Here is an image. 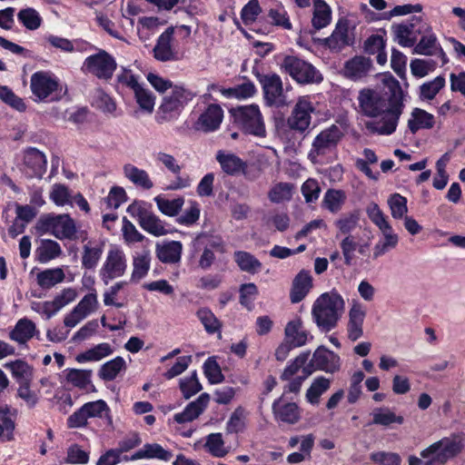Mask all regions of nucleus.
Instances as JSON below:
<instances>
[{"label": "nucleus", "instance_id": "dca6fc26", "mask_svg": "<svg viewBox=\"0 0 465 465\" xmlns=\"http://www.w3.org/2000/svg\"><path fill=\"white\" fill-rule=\"evenodd\" d=\"M24 173L30 178L41 179L46 172V157L36 148L30 147L24 152Z\"/></svg>", "mask_w": 465, "mask_h": 465}, {"label": "nucleus", "instance_id": "bb28decb", "mask_svg": "<svg viewBox=\"0 0 465 465\" xmlns=\"http://www.w3.org/2000/svg\"><path fill=\"white\" fill-rule=\"evenodd\" d=\"M284 335V339L295 348L305 345L309 338L312 339L309 331L303 329L302 322L299 318L287 323Z\"/></svg>", "mask_w": 465, "mask_h": 465}, {"label": "nucleus", "instance_id": "2eb2a0df", "mask_svg": "<svg viewBox=\"0 0 465 465\" xmlns=\"http://www.w3.org/2000/svg\"><path fill=\"white\" fill-rule=\"evenodd\" d=\"M313 110L312 103L307 98L302 97L299 99L287 120L288 126L292 130L303 133L311 124V114Z\"/></svg>", "mask_w": 465, "mask_h": 465}, {"label": "nucleus", "instance_id": "39448f33", "mask_svg": "<svg viewBox=\"0 0 465 465\" xmlns=\"http://www.w3.org/2000/svg\"><path fill=\"white\" fill-rule=\"evenodd\" d=\"M35 230L40 234L50 233L59 240L76 239L75 223L67 214L42 215L35 224Z\"/></svg>", "mask_w": 465, "mask_h": 465}, {"label": "nucleus", "instance_id": "6e6552de", "mask_svg": "<svg viewBox=\"0 0 465 465\" xmlns=\"http://www.w3.org/2000/svg\"><path fill=\"white\" fill-rule=\"evenodd\" d=\"M116 67L114 57L105 50L100 49L84 59L82 70L98 79L108 81L113 77Z\"/></svg>", "mask_w": 465, "mask_h": 465}, {"label": "nucleus", "instance_id": "e2e57ef3", "mask_svg": "<svg viewBox=\"0 0 465 465\" xmlns=\"http://www.w3.org/2000/svg\"><path fill=\"white\" fill-rule=\"evenodd\" d=\"M411 71L417 77H424L433 71L436 63L431 59H414L411 62Z\"/></svg>", "mask_w": 465, "mask_h": 465}, {"label": "nucleus", "instance_id": "13d9d810", "mask_svg": "<svg viewBox=\"0 0 465 465\" xmlns=\"http://www.w3.org/2000/svg\"><path fill=\"white\" fill-rule=\"evenodd\" d=\"M310 351L302 352L298 355L294 361L289 364L281 375V379L283 381L290 380L294 376L300 369H302L307 365L306 362L309 359Z\"/></svg>", "mask_w": 465, "mask_h": 465}, {"label": "nucleus", "instance_id": "f257e3e1", "mask_svg": "<svg viewBox=\"0 0 465 465\" xmlns=\"http://www.w3.org/2000/svg\"><path fill=\"white\" fill-rule=\"evenodd\" d=\"M390 91L389 96L372 89H363L359 94L358 100L362 114L373 118L381 116L380 120L365 123V127L371 134L390 135L397 128L404 108L403 93L398 82L390 86Z\"/></svg>", "mask_w": 465, "mask_h": 465}, {"label": "nucleus", "instance_id": "7c9ffc66", "mask_svg": "<svg viewBox=\"0 0 465 465\" xmlns=\"http://www.w3.org/2000/svg\"><path fill=\"white\" fill-rule=\"evenodd\" d=\"M123 171L124 177L135 186L141 187L144 190H150L153 188V183L145 170L139 169L131 163H127L124 166Z\"/></svg>", "mask_w": 465, "mask_h": 465}, {"label": "nucleus", "instance_id": "4d7b16f0", "mask_svg": "<svg viewBox=\"0 0 465 465\" xmlns=\"http://www.w3.org/2000/svg\"><path fill=\"white\" fill-rule=\"evenodd\" d=\"M203 372L212 384H217L223 381L224 376L222 370L213 358H208L203 364Z\"/></svg>", "mask_w": 465, "mask_h": 465}, {"label": "nucleus", "instance_id": "c03bdc74", "mask_svg": "<svg viewBox=\"0 0 465 465\" xmlns=\"http://www.w3.org/2000/svg\"><path fill=\"white\" fill-rule=\"evenodd\" d=\"M19 384L30 383L32 379V368L24 361L17 360L5 364Z\"/></svg>", "mask_w": 465, "mask_h": 465}, {"label": "nucleus", "instance_id": "a211bd4d", "mask_svg": "<svg viewBox=\"0 0 465 465\" xmlns=\"http://www.w3.org/2000/svg\"><path fill=\"white\" fill-rule=\"evenodd\" d=\"M349 31V21L345 18L339 19L332 34L324 39L325 45L329 48L337 51L352 45L353 38L350 35Z\"/></svg>", "mask_w": 465, "mask_h": 465}, {"label": "nucleus", "instance_id": "4be33fe9", "mask_svg": "<svg viewBox=\"0 0 465 465\" xmlns=\"http://www.w3.org/2000/svg\"><path fill=\"white\" fill-rule=\"evenodd\" d=\"M173 28L168 27L159 37L153 47L155 59L161 62L174 61L177 54L172 48Z\"/></svg>", "mask_w": 465, "mask_h": 465}, {"label": "nucleus", "instance_id": "6ab92c4d", "mask_svg": "<svg viewBox=\"0 0 465 465\" xmlns=\"http://www.w3.org/2000/svg\"><path fill=\"white\" fill-rule=\"evenodd\" d=\"M223 119V111L219 104H209L203 113L201 114L197 122L196 129L205 133L217 130Z\"/></svg>", "mask_w": 465, "mask_h": 465}, {"label": "nucleus", "instance_id": "473e14b6", "mask_svg": "<svg viewBox=\"0 0 465 465\" xmlns=\"http://www.w3.org/2000/svg\"><path fill=\"white\" fill-rule=\"evenodd\" d=\"M173 457L171 451L164 450L158 443H147L144 444L142 449L136 451L132 457L131 460H139V459H158L160 460L169 461Z\"/></svg>", "mask_w": 465, "mask_h": 465}, {"label": "nucleus", "instance_id": "ddd939ff", "mask_svg": "<svg viewBox=\"0 0 465 465\" xmlns=\"http://www.w3.org/2000/svg\"><path fill=\"white\" fill-rule=\"evenodd\" d=\"M126 266V258L124 252L118 248L110 249L100 271L104 283L107 284L109 281L123 276Z\"/></svg>", "mask_w": 465, "mask_h": 465}, {"label": "nucleus", "instance_id": "680f3d73", "mask_svg": "<svg viewBox=\"0 0 465 465\" xmlns=\"http://www.w3.org/2000/svg\"><path fill=\"white\" fill-rule=\"evenodd\" d=\"M102 255V248L91 247L89 245L84 246L82 256V264L85 269H94Z\"/></svg>", "mask_w": 465, "mask_h": 465}, {"label": "nucleus", "instance_id": "4468645a", "mask_svg": "<svg viewBox=\"0 0 465 465\" xmlns=\"http://www.w3.org/2000/svg\"><path fill=\"white\" fill-rule=\"evenodd\" d=\"M127 212L137 216L140 226L154 236H163L168 233L163 222L143 205H128Z\"/></svg>", "mask_w": 465, "mask_h": 465}, {"label": "nucleus", "instance_id": "412c9836", "mask_svg": "<svg viewBox=\"0 0 465 465\" xmlns=\"http://www.w3.org/2000/svg\"><path fill=\"white\" fill-rule=\"evenodd\" d=\"M421 38L414 45V53L422 55H439L442 64L447 62L446 54L438 43L435 34L431 31L420 35Z\"/></svg>", "mask_w": 465, "mask_h": 465}, {"label": "nucleus", "instance_id": "f03ea898", "mask_svg": "<svg viewBox=\"0 0 465 465\" xmlns=\"http://www.w3.org/2000/svg\"><path fill=\"white\" fill-rule=\"evenodd\" d=\"M464 439L461 435L451 434L433 442L423 449L420 455H410L408 465H445L463 450Z\"/></svg>", "mask_w": 465, "mask_h": 465}, {"label": "nucleus", "instance_id": "c756f323", "mask_svg": "<svg viewBox=\"0 0 465 465\" xmlns=\"http://www.w3.org/2000/svg\"><path fill=\"white\" fill-rule=\"evenodd\" d=\"M49 196L54 203H87L81 193L73 194L65 185L61 183L52 186Z\"/></svg>", "mask_w": 465, "mask_h": 465}, {"label": "nucleus", "instance_id": "8fccbe9b", "mask_svg": "<svg viewBox=\"0 0 465 465\" xmlns=\"http://www.w3.org/2000/svg\"><path fill=\"white\" fill-rule=\"evenodd\" d=\"M372 424L389 426L392 423L401 424L403 422L402 416H397L388 408L376 409L373 413Z\"/></svg>", "mask_w": 465, "mask_h": 465}, {"label": "nucleus", "instance_id": "338daca9", "mask_svg": "<svg viewBox=\"0 0 465 465\" xmlns=\"http://www.w3.org/2000/svg\"><path fill=\"white\" fill-rule=\"evenodd\" d=\"M86 411L88 418H102L104 414H107L109 408L103 400L90 401L83 405Z\"/></svg>", "mask_w": 465, "mask_h": 465}, {"label": "nucleus", "instance_id": "2f4dec72", "mask_svg": "<svg viewBox=\"0 0 465 465\" xmlns=\"http://www.w3.org/2000/svg\"><path fill=\"white\" fill-rule=\"evenodd\" d=\"M434 115L423 109L414 108L408 121V127L411 134H416L420 129H431L434 126Z\"/></svg>", "mask_w": 465, "mask_h": 465}, {"label": "nucleus", "instance_id": "09e8293b", "mask_svg": "<svg viewBox=\"0 0 465 465\" xmlns=\"http://www.w3.org/2000/svg\"><path fill=\"white\" fill-rule=\"evenodd\" d=\"M444 86L445 78L439 75L433 80L426 82L420 85V97L422 100H432Z\"/></svg>", "mask_w": 465, "mask_h": 465}, {"label": "nucleus", "instance_id": "72a5a7b5", "mask_svg": "<svg viewBox=\"0 0 465 465\" xmlns=\"http://www.w3.org/2000/svg\"><path fill=\"white\" fill-rule=\"evenodd\" d=\"M35 331V324L31 320L24 318L16 322L9 337L19 344H25L33 338Z\"/></svg>", "mask_w": 465, "mask_h": 465}, {"label": "nucleus", "instance_id": "603ef678", "mask_svg": "<svg viewBox=\"0 0 465 465\" xmlns=\"http://www.w3.org/2000/svg\"><path fill=\"white\" fill-rule=\"evenodd\" d=\"M92 371L70 369L66 375V380L74 387L85 389L91 383Z\"/></svg>", "mask_w": 465, "mask_h": 465}, {"label": "nucleus", "instance_id": "20e7f679", "mask_svg": "<svg viewBox=\"0 0 465 465\" xmlns=\"http://www.w3.org/2000/svg\"><path fill=\"white\" fill-rule=\"evenodd\" d=\"M370 220L379 228L382 240L376 242L373 247L372 259L377 260L389 251L395 249L399 242V236L394 232L388 222V217L381 211L378 205H371L367 209Z\"/></svg>", "mask_w": 465, "mask_h": 465}, {"label": "nucleus", "instance_id": "6e6d98bb", "mask_svg": "<svg viewBox=\"0 0 465 465\" xmlns=\"http://www.w3.org/2000/svg\"><path fill=\"white\" fill-rule=\"evenodd\" d=\"M197 316L208 333L220 331L221 323L210 310L206 308L200 309L197 312Z\"/></svg>", "mask_w": 465, "mask_h": 465}, {"label": "nucleus", "instance_id": "0eeeda50", "mask_svg": "<svg viewBox=\"0 0 465 465\" xmlns=\"http://www.w3.org/2000/svg\"><path fill=\"white\" fill-rule=\"evenodd\" d=\"M391 31L400 45L411 47L415 45L419 35L431 31V26L420 16L413 15L401 24L392 25Z\"/></svg>", "mask_w": 465, "mask_h": 465}, {"label": "nucleus", "instance_id": "5fc2aeb1", "mask_svg": "<svg viewBox=\"0 0 465 465\" xmlns=\"http://www.w3.org/2000/svg\"><path fill=\"white\" fill-rule=\"evenodd\" d=\"M203 389L196 371H193L190 377L180 381V390L185 399H190Z\"/></svg>", "mask_w": 465, "mask_h": 465}, {"label": "nucleus", "instance_id": "cd10ccee", "mask_svg": "<svg viewBox=\"0 0 465 465\" xmlns=\"http://www.w3.org/2000/svg\"><path fill=\"white\" fill-rule=\"evenodd\" d=\"M183 245L180 242L171 241L162 244L157 243L155 253L163 263H176L181 260Z\"/></svg>", "mask_w": 465, "mask_h": 465}, {"label": "nucleus", "instance_id": "a18cd8bd", "mask_svg": "<svg viewBox=\"0 0 465 465\" xmlns=\"http://www.w3.org/2000/svg\"><path fill=\"white\" fill-rule=\"evenodd\" d=\"M17 19L27 30L31 31L38 29L43 21L39 13L32 7L21 9L17 14Z\"/></svg>", "mask_w": 465, "mask_h": 465}, {"label": "nucleus", "instance_id": "0e129e2a", "mask_svg": "<svg viewBox=\"0 0 465 465\" xmlns=\"http://www.w3.org/2000/svg\"><path fill=\"white\" fill-rule=\"evenodd\" d=\"M357 242L351 235L345 236L340 243V247L344 258V263L348 266L352 264L354 252L357 249Z\"/></svg>", "mask_w": 465, "mask_h": 465}, {"label": "nucleus", "instance_id": "69168bd1", "mask_svg": "<svg viewBox=\"0 0 465 465\" xmlns=\"http://www.w3.org/2000/svg\"><path fill=\"white\" fill-rule=\"evenodd\" d=\"M371 460L381 465H401V458L395 452L378 451L371 454Z\"/></svg>", "mask_w": 465, "mask_h": 465}, {"label": "nucleus", "instance_id": "49530a36", "mask_svg": "<svg viewBox=\"0 0 465 465\" xmlns=\"http://www.w3.org/2000/svg\"><path fill=\"white\" fill-rule=\"evenodd\" d=\"M113 352L111 346L108 343H100L94 348L84 351V353L76 356L78 362H84L90 361H100L101 359L110 355Z\"/></svg>", "mask_w": 465, "mask_h": 465}, {"label": "nucleus", "instance_id": "37998d69", "mask_svg": "<svg viewBox=\"0 0 465 465\" xmlns=\"http://www.w3.org/2000/svg\"><path fill=\"white\" fill-rule=\"evenodd\" d=\"M64 271L60 268L47 269L37 274V282L44 289H50L64 280Z\"/></svg>", "mask_w": 465, "mask_h": 465}, {"label": "nucleus", "instance_id": "bf43d9fd", "mask_svg": "<svg viewBox=\"0 0 465 465\" xmlns=\"http://www.w3.org/2000/svg\"><path fill=\"white\" fill-rule=\"evenodd\" d=\"M134 95L136 102L142 110L149 114L153 111L155 98L149 90L140 86L134 91Z\"/></svg>", "mask_w": 465, "mask_h": 465}, {"label": "nucleus", "instance_id": "c85d7f7f", "mask_svg": "<svg viewBox=\"0 0 465 465\" xmlns=\"http://www.w3.org/2000/svg\"><path fill=\"white\" fill-rule=\"evenodd\" d=\"M216 160L223 171L229 175H238L244 173L247 167V163L234 153H225L219 151L216 154Z\"/></svg>", "mask_w": 465, "mask_h": 465}, {"label": "nucleus", "instance_id": "ea45409f", "mask_svg": "<svg viewBox=\"0 0 465 465\" xmlns=\"http://www.w3.org/2000/svg\"><path fill=\"white\" fill-rule=\"evenodd\" d=\"M38 260L41 262H47L59 257L62 254L60 244L50 239H43L41 245L36 250Z\"/></svg>", "mask_w": 465, "mask_h": 465}, {"label": "nucleus", "instance_id": "58836bf2", "mask_svg": "<svg viewBox=\"0 0 465 465\" xmlns=\"http://www.w3.org/2000/svg\"><path fill=\"white\" fill-rule=\"evenodd\" d=\"M8 407L0 409V441L8 442L15 440V421L9 415Z\"/></svg>", "mask_w": 465, "mask_h": 465}, {"label": "nucleus", "instance_id": "79ce46f5", "mask_svg": "<svg viewBox=\"0 0 465 465\" xmlns=\"http://www.w3.org/2000/svg\"><path fill=\"white\" fill-rule=\"evenodd\" d=\"M234 260L242 271L249 273H256L262 268V263L259 262V260L247 252H235Z\"/></svg>", "mask_w": 465, "mask_h": 465}, {"label": "nucleus", "instance_id": "e433bc0d", "mask_svg": "<svg viewBox=\"0 0 465 465\" xmlns=\"http://www.w3.org/2000/svg\"><path fill=\"white\" fill-rule=\"evenodd\" d=\"M331 381L324 376L316 377L308 388L305 398L312 405L320 403L321 396L331 388Z\"/></svg>", "mask_w": 465, "mask_h": 465}, {"label": "nucleus", "instance_id": "a878e982", "mask_svg": "<svg viewBox=\"0 0 465 465\" xmlns=\"http://www.w3.org/2000/svg\"><path fill=\"white\" fill-rule=\"evenodd\" d=\"M312 287V278L309 272L301 271L294 278L290 293L292 303L302 301Z\"/></svg>", "mask_w": 465, "mask_h": 465}, {"label": "nucleus", "instance_id": "423d86ee", "mask_svg": "<svg viewBox=\"0 0 465 465\" xmlns=\"http://www.w3.org/2000/svg\"><path fill=\"white\" fill-rule=\"evenodd\" d=\"M235 122L242 129L257 137L266 136V128L258 105L239 106L232 110Z\"/></svg>", "mask_w": 465, "mask_h": 465}, {"label": "nucleus", "instance_id": "393cba45", "mask_svg": "<svg viewBox=\"0 0 465 465\" xmlns=\"http://www.w3.org/2000/svg\"><path fill=\"white\" fill-rule=\"evenodd\" d=\"M366 312L359 304L353 305L349 312V322L347 325L348 338L356 341L363 335V322Z\"/></svg>", "mask_w": 465, "mask_h": 465}, {"label": "nucleus", "instance_id": "de8ad7c7", "mask_svg": "<svg viewBox=\"0 0 465 465\" xmlns=\"http://www.w3.org/2000/svg\"><path fill=\"white\" fill-rule=\"evenodd\" d=\"M124 367V360L122 357H116L101 367L99 376L104 381H113Z\"/></svg>", "mask_w": 465, "mask_h": 465}, {"label": "nucleus", "instance_id": "f8f14e48", "mask_svg": "<svg viewBox=\"0 0 465 465\" xmlns=\"http://www.w3.org/2000/svg\"><path fill=\"white\" fill-rule=\"evenodd\" d=\"M340 367L341 360L339 355L324 346H320L313 352L309 363L303 368L302 373H305V376H310L317 370L327 373H334L340 370Z\"/></svg>", "mask_w": 465, "mask_h": 465}, {"label": "nucleus", "instance_id": "a19ab883", "mask_svg": "<svg viewBox=\"0 0 465 465\" xmlns=\"http://www.w3.org/2000/svg\"><path fill=\"white\" fill-rule=\"evenodd\" d=\"M361 213L358 210H354L349 213L342 214L334 222V225L341 234L351 235L358 226Z\"/></svg>", "mask_w": 465, "mask_h": 465}, {"label": "nucleus", "instance_id": "f704fd0d", "mask_svg": "<svg viewBox=\"0 0 465 465\" xmlns=\"http://www.w3.org/2000/svg\"><path fill=\"white\" fill-rule=\"evenodd\" d=\"M331 20V7L324 0H313V15L312 25L314 29L321 30L326 27Z\"/></svg>", "mask_w": 465, "mask_h": 465}, {"label": "nucleus", "instance_id": "4c0bfd02", "mask_svg": "<svg viewBox=\"0 0 465 465\" xmlns=\"http://www.w3.org/2000/svg\"><path fill=\"white\" fill-rule=\"evenodd\" d=\"M151 255L149 251H143L134 257L132 282H139L147 274L150 269Z\"/></svg>", "mask_w": 465, "mask_h": 465}, {"label": "nucleus", "instance_id": "5701e85b", "mask_svg": "<svg viewBox=\"0 0 465 465\" xmlns=\"http://www.w3.org/2000/svg\"><path fill=\"white\" fill-rule=\"evenodd\" d=\"M372 67L371 60L362 55L350 59L344 65V75L352 80L365 77Z\"/></svg>", "mask_w": 465, "mask_h": 465}, {"label": "nucleus", "instance_id": "9d476101", "mask_svg": "<svg viewBox=\"0 0 465 465\" xmlns=\"http://www.w3.org/2000/svg\"><path fill=\"white\" fill-rule=\"evenodd\" d=\"M194 96L195 94L191 90L182 85H174L163 96L160 110L167 115V119L176 117Z\"/></svg>", "mask_w": 465, "mask_h": 465}, {"label": "nucleus", "instance_id": "aec40b11", "mask_svg": "<svg viewBox=\"0 0 465 465\" xmlns=\"http://www.w3.org/2000/svg\"><path fill=\"white\" fill-rule=\"evenodd\" d=\"M32 93L40 100L45 99L58 87L57 81L46 72H36L31 76Z\"/></svg>", "mask_w": 465, "mask_h": 465}, {"label": "nucleus", "instance_id": "9b49d317", "mask_svg": "<svg viewBox=\"0 0 465 465\" xmlns=\"http://www.w3.org/2000/svg\"><path fill=\"white\" fill-rule=\"evenodd\" d=\"M342 136L341 130L335 124L322 130L314 138L308 157L312 163H317L318 157L334 149Z\"/></svg>", "mask_w": 465, "mask_h": 465}, {"label": "nucleus", "instance_id": "f3484780", "mask_svg": "<svg viewBox=\"0 0 465 465\" xmlns=\"http://www.w3.org/2000/svg\"><path fill=\"white\" fill-rule=\"evenodd\" d=\"M261 84L268 105L282 106L285 104L282 82L279 75H264L261 79Z\"/></svg>", "mask_w": 465, "mask_h": 465}, {"label": "nucleus", "instance_id": "774afa93", "mask_svg": "<svg viewBox=\"0 0 465 465\" xmlns=\"http://www.w3.org/2000/svg\"><path fill=\"white\" fill-rule=\"evenodd\" d=\"M301 190L307 203L316 201L321 193V187L314 179L306 180L302 185Z\"/></svg>", "mask_w": 465, "mask_h": 465}, {"label": "nucleus", "instance_id": "052dcab7", "mask_svg": "<svg viewBox=\"0 0 465 465\" xmlns=\"http://www.w3.org/2000/svg\"><path fill=\"white\" fill-rule=\"evenodd\" d=\"M262 13L258 0H250L241 11V18L244 25L252 24L257 16Z\"/></svg>", "mask_w": 465, "mask_h": 465}, {"label": "nucleus", "instance_id": "c9c22d12", "mask_svg": "<svg viewBox=\"0 0 465 465\" xmlns=\"http://www.w3.org/2000/svg\"><path fill=\"white\" fill-rule=\"evenodd\" d=\"M272 410L276 419L282 422L294 424L300 420V411L296 403L289 402L281 405L279 401H275Z\"/></svg>", "mask_w": 465, "mask_h": 465}, {"label": "nucleus", "instance_id": "3c124183", "mask_svg": "<svg viewBox=\"0 0 465 465\" xmlns=\"http://www.w3.org/2000/svg\"><path fill=\"white\" fill-rule=\"evenodd\" d=\"M293 185L289 183L275 184L269 193V198L272 203L289 202L292 199Z\"/></svg>", "mask_w": 465, "mask_h": 465}, {"label": "nucleus", "instance_id": "1a4fd4ad", "mask_svg": "<svg viewBox=\"0 0 465 465\" xmlns=\"http://www.w3.org/2000/svg\"><path fill=\"white\" fill-rule=\"evenodd\" d=\"M282 66L299 84H314L322 80L321 73L312 64L296 56H286Z\"/></svg>", "mask_w": 465, "mask_h": 465}, {"label": "nucleus", "instance_id": "864d4df0", "mask_svg": "<svg viewBox=\"0 0 465 465\" xmlns=\"http://www.w3.org/2000/svg\"><path fill=\"white\" fill-rule=\"evenodd\" d=\"M204 447L214 457L222 458L228 453L221 433H212L208 435Z\"/></svg>", "mask_w": 465, "mask_h": 465}, {"label": "nucleus", "instance_id": "7ed1b4c3", "mask_svg": "<svg viewBox=\"0 0 465 465\" xmlns=\"http://www.w3.org/2000/svg\"><path fill=\"white\" fill-rule=\"evenodd\" d=\"M344 312V300L336 292L322 294L314 302L312 315L316 325L322 331H330L336 327Z\"/></svg>", "mask_w": 465, "mask_h": 465}, {"label": "nucleus", "instance_id": "b1692460", "mask_svg": "<svg viewBox=\"0 0 465 465\" xmlns=\"http://www.w3.org/2000/svg\"><path fill=\"white\" fill-rule=\"evenodd\" d=\"M210 401V395L206 392L202 393L198 399L187 405L183 412L174 415V420L178 423H185L196 419L207 407Z\"/></svg>", "mask_w": 465, "mask_h": 465}]
</instances>
